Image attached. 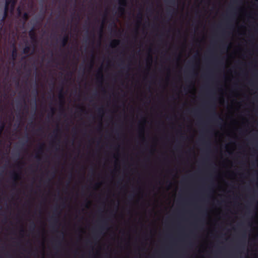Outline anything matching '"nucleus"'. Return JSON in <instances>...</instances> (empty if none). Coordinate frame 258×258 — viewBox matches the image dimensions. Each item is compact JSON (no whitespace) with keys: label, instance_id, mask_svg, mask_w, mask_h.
Returning <instances> with one entry per match:
<instances>
[{"label":"nucleus","instance_id":"f257e3e1","mask_svg":"<svg viewBox=\"0 0 258 258\" xmlns=\"http://www.w3.org/2000/svg\"><path fill=\"white\" fill-rule=\"evenodd\" d=\"M118 3L119 7L118 8V11L120 14H123L125 11V7L127 5L126 0H118Z\"/></svg>","mask_w":258,"mask_h":258},{"label":"nucleus","instance_id":"f03ea898","mask_svg":"<svg viewBox=\"0 0 258 258\" xmlns=\"http://www.w3.org/2000/svg\"><path fill=\"white\" fill-rule=\"evenodd\" d=\"M29 36L32 41V42L34 43H36L37 42V37L36 33L35 32V30L34 27L32 28V29L29 32Z\"/></svg>","mask_w":258,"mask_h":258},{"label":"nucleus","instance_id":"7ed1b4c3","mask_svg":"<svg viewBox=\"0 0 258 258\" xmlns=\"http://www.w3.org/2000/svg\"><path fill=\"white\" fill-rule=\"evenodd\" d=\"M9 11H10L11 12H13V11H11V4H7V3H5L4 13V15L3 16V20H5V19L7 18L8 15V12Z\"/></svg>","mask_w":258,"mask_h":258},{"label":"nucleus","instance_id":"20e7f679","mask_svg":"<svg viewBox=\"0 0 258 258\" xmlns=\"http://www.w3.org/2000/svg\"><path fill=\"white\" fill-rule=\"evenodd\" d=\"M11 178L14 181V185H16V181L20 178V175L19 173L13 172L11 175Z\"/></svg>","mask_w":258,"mask_h":258},{"label":"nucleus","instance_id":"39448f33","mask_svg":"<svg viewBox=\"0 0 258 258\" xmlns=\"http://www.w3.org/2000/svg\"><path fill=\"white\" fill-rule=\"evenodd\" d=\"M57 209V207H55L53 215L51 217V219L54 222V223H56L58 222V217L59 215V213H56V210Z\"/></svg>","mask_w":258,"mask_h":258},{"label":"nucleus","instance_id":"423d86ee","mask_svg":"<svg viewBox=\"0 0 258 258\" xmlns=\"http://www.w3.org/2000/svg\"><path fill=\"white\" fill-rule=\"evenodd\" d=\"M69 39V37L68 34H66L60 40L61 46L63 47L65 46L67 44Z\"/></svg>","mask_w":258,"mask_h":258},{"label":"nucleus","instance_id":"0eeeda50","mask_svg":"<svg viewBox=\"0 0 258 258\" xmlns=\"http://www.w3.org/2000/svg\"><path fill=\"white\" fill-rule=\"evenodd\" d=\"M18 0H6V3L11 4V10L13 11Z\"/></svg>","mask_w":258,"mask_h":258},{"label":"nucleus","instance_id":"6e6552de","mask_svg":"<svg viewBox=\"0 0 258 258\" xmlns=\"http://www.w3.org/2000/svg\"><path fill=\"white\" fill-rule=\"evenodd\" d=\"M58 98L61 103V105L62 106L64 102V96L62 92V88L61 89L60 93H59Z\"/></svg>","mask_w":258,"mask_h":258},{"label":"nucleus","instance_id":"1a4fd4ad","mask_svg":"<svg viewBox=\"0 0 258 258\" xmlns=\"http://www.w3.org/2000/svg\"><path fill=\"white\" fill-rule=\"evenodd\" d=\"M96 76L97 78V81L98 82L102 83L103 76L101 70H100L98 71V72L97 73Z\"/></svg>","mask_w":258,"mask_h":258},{"label":"nucleus","instance_id":"9d476101","mask_svg":"<svg viewBox=\"0 0 258 258\" xmlns=\"http://www.w3.org/2000/svg\"><path fill=\"white\" fill-rule=\"evenodd\" d=\"M119 43V40L117 39L113 40L110 44V47L111 48L116 47Z\"/></svg>","mask_w":258,"mask_h":258},{"label":"nucleus","instance_id":"9b49d317","mask_svg":"<svg viewBox=\"0 0 258 258\" xmlns=\"http://www.w3.org/2000/svg\"><path fill=\"white\" fill-rule=\"evenodd\" d=\"M17 56V50L16 47L13 48L12 52V57L13 60H15L16 59Z\"/></svg>","mask_w":258,"mask_h":258},{"label":"nucleus","instance_id":"f8f14e48","mask_svg":"<svg viewBox=\"0 0 258 258\" xmlns=\"http://www.w3.org/2000/svg\"><path fill=\"white\" fill-rule=\"evenodd\" d=\"M22 19L23 20L24 23L26 22L29 19V14L27 12H25L22 15Z\"/></svg>","mask_w":258,"mask_h":258},{"label":"nucleus","instance_id":"ddd939ff","mask_svg":"<svg viewBox=\"0 0 258 258\" xmlns=\"http://www.w3.org/2000/svg\"><path fill=\"white\" fill-rule=\"evenodd\" d=\"M31 49V47L29 45H26L25 47L23 49V53L24 54L28 53Z\"/></svg>","mask_w":258,"mask_h":258},{"label":"nucleus","instance_id":"4468645a","mask_svg":"<svg viewBox=\"0 0 258 258\" xmlns=\"http://www.w3.org/2000/svg\"><path fill=\"white\" fill-rule=\"evenodd\" d=\"M102 223L103 225H102L99 227V229L101 231L106 229V228L105 227V225H106L107 224L106 220H102Z\"/></svg>","mask_w":258,"mask_h":258},{"label":"nucleus","instance_id":"2eb2a0df","mask_svg":"<svg viewBox=\"0 0 258 258\" xmlns=\"http://www.w3.org/2000/svg\"><path fill=\"white\" fill-rule=\"evenodd\" d=\"M44 144H41L38 147V153H42L43 151Z\"/></svg>","mask_w":258,"mask_h":258},{"label":"nucleus","instance_id":"dca6fc26","mask_svg":"<svg viewBox=\"0 0 258 258\" xmlns=\"http://www.w3.org/2000/svg\"><path fill=\"white\" fill-rule=\"evenodd\" d=\"M98 115H99L100 118L102 117V114L103 113V109L102 108H99L98 109Z\"/></svg>","mask_w":258,"mask_h":258},{"label":"nucleus","instance_id":"f3484780","mask_svg":"<svg viewBox=\"0 0 258 258\" xmlns=\"http://www.w3.org/2000/svg\"><path fill=\"white\" fill-rule=\"evenodd\" d=\"M142 13H139L138 15V18L139 19L138 22L140 24L141 23L142 20Z\"/></svg>","mask_w":258,"mask_h":258},{"label":"nucleus","instance_id":"a211bd4d","mask_svg":"<svg viewBox=\"0 0 258 258\" xmlns=\"http://www.w3.org/2000/svg\"><path fill=\"white\" fill-rule=\"evenodd\" d=\"M147 61L149 62L150 64L151 63L152 61V56L151 54H149L147 58Z\"/></svg>","mask_w":258,"mask_h":258},{"label":"nucleus","instance_id":"6ab92c4d","mask_svg":"<svg viewBox=\"0 0 258 258\" xmlns=\"http://www.w3.org/2000/svg\"><path fill=\"white\" fill-rule=\"evenodd\" d=\"M212 115L214 117H217V113L215 111V107H214L213 108V112H212Z\"/></svg>","mask_w":258,"mask_h":258},{"label":"nucleus","instance_id":"aec40b11","mask_svg":"<svg viewBox=\"0 0 258 258\" xmlns=\"http://www.w3.org/2000/svg\"><path fill=\"white\" fill-rule=\"evenodd\" d=\"M94 65V61L93 59H91L90 64H89V68L90 69H92Z\"/></svg>","mask_w":258,"mask_h":258},{"label":"nucleus","instance_id":"412c9836","mask_svg":"<svg viewBox=\"0 0 258 258\" xmlns=\"http://www.w3.org/2000/svg\"><path fill=\"white\" fill-rule=\"evenodd\" d=\"M60 131V129L58 128H57L54 131V133H56L55 135V137H57V133H59Z\"/></svg>","mask_w":258,"mask_h":258},{"label":"nucleus","instance_id":"4be33fe9","mask_svg":"<svg viewBox=\"0 0 258 258\" xmlns=\"http://www.w3.org/2000/svg\"><path fill=\"white\" fill-rule=\"evenodd\" d=\"M50 110L52 113V115L54 114L55 111V108L54 107H51L50 108Z\"/></svg>","mask_w":258,"mask_h":258},{"label":"nucleus","instance_id":"5701e85b","mask_svg":"<svg viewBox=\"0 0 258 258\" xmlns=\"http://www.w3.org/2000/svg\"><path fill=\"white\" fill-rule=\"evenodd\" d=\"M99 33H100V35L101 36L102 34L103 33V26H101V27H100V30H99Z\"/></svg>","mask_w":258,"mask_h":258},{"label":"nucleus","instance_id":"b1692460","mask_svg":"<svg viewBox=\"0 0 258 258\" xmlns=\"http://www.w3.org/2000/svg\"><path fill=\"white\" fill-rule=\"evenodd\" d=\"M18 13L19 16H21L22 14V12L20 8H18Z\"/></svg>","mask_w":258,"mask_h":258},{"label":"nucleus","instance_id":"393cba45","mask_svg":"<svg viewBox=\"0 0 258 258\" xmlns=\"http://www.w3.org/2000/svg\"><path fill=\"white\" fill-rule=\"evenodd\" d=\"M31 227H32L33 229H34V228L35 227V224L33 222L31 224Z\"/></svg>","mask_w":258,"mask_h":258},{"label":"nucleus","instance_id":"a878e982","mask_svg":"<svg viewBox=\"0 0 258 258\" xmlns=\"http://www.w3.org/2000/svg\"><path fill=\"white\" fill-rule=\"evenodd\" d=\"M35 158H36L37 159V160H38V161H40V159H41L40 157L38 156V155H37H37H36V156H35Z\"/></svg>","mask_w":258,"mask_h":258},{"label":"nucleus","instance_id":"bb28decb","mask_svg":"<svg viewBox=\"0 0 258 258\" xmlns=\"http://www.w3.org/2000/svg\"><path fill=\"white\" fill-rule=\"evenodd\" d=\"M170 3L172 4H175V0H170Z\"/></svg>","mask_w":258,"mask_h":258},{"label":"nucleus","instance_id":"cd10ccee","mask_svg":"<svg viewBox=\"0 0 258 258\" xmlns=\"http://www.w3.org/2000/svg\"><path fill=\"white\" fill-rule=\"evenodd\" d=\"M80 111L82 112H83L85 111V109L84 107H81V109H80Z\"/></svg>","mask_w":258,"mask_h":258},{"label":"nucleus","instance_id":"c85d7f7f","mask_svg":"<svg viewBox=\"0 0 258 258\" xmlns=\"http://www.w3.org/2000/svg\"><path fill=\"white\" fill-rule=\"evenodd\" d=\"M25 232L23 228H22V229L20 231V233H23L24 232Z\"/></svg>","mask_w":258,"mask_h":258},{"label":"nucleus","instance_id":"c756f323","mask_svg":"<svg viewBox=\"0 0 258 258\" xmlns=\"http://www.w3.org/2000/svg\"><path fill=\"white\" fill-rule=\"evenodd\" d=\"M4 21L5 20H3V18H2V19L1 20V24L2 25V24L4 23Z\"/></svg>","mask_w":258,"mask_h":258},{"label":"nucleus","instance_id":"7c9ffc66","mask_svg":"<svg viewBox=\"0 0 258 258\" xmlns=\"http://www.w3.org/2000/svg\"><path fill=\"white\" fill-rule=\"evenodd\" d=\"M35 93L36 95L38 94V90L37 89H35Z\"/></svg>","mask_w":258,"mask_h":258},{"label":"nucleus","instance_id":"2f4dec72","mask_svg":"<svg viewBox=\"0 0 258 258\" xmlns=\"http://www.w3.org/2000/svg\"><path fill=\"white\" fill-rule=\"evenodd\" d=\"M141 132L142 133H143V132H144V128H141Z\"/></svg>","mask_w":258,"mask_h":258},{"label":"nucleus","instance_id":"473e14b6","mask_svg":"<svg viewBox=\"0 0 258 258\" xmlns=\"http://www.w3.org/2000/svg\"><path fill=\"white\" fill-rule=\"evenodd\" d=\"M25 109H26L27 110H28V106L27 105L25 106Z\"/></svg>","mask_w":258,"mask_h":258},{"label":"nucleus","instance_id":"72a5a7b5","mask_svg":"<svg viewBox=\"0 0 258 258\" xmlns=\"http://www.w3.org/2000/svg\"><path fill=\"white\" fill-rule=\"evenodd\" d=\"M194 113L196 114V113H197V110H194Z\"/></svg>","mask_w":258,"mask_h":258},{"label":"nucleus","instance_id":"f704fd0d","mask_svg":"<svg viewBox=\"0 0 258 258\" xmlns=\"http://www.w3.org/2000/svg\"><path fill=\"white\" fill-rule=\"evenodd\" d=\"M41 130H41V128H39V129L38 130V131H41Z\"/></svg>","mask_w":258,"mask_h":258},{"label":"nucleus","instance_id":"c9c22d12","mask_svg":"<svg viewBox=\"0 0 258 258\" xmlns=\"http://www.w3.org/2000/svg\"><path fill=\"white\" fill-rule=\"evenodd\" d=\"M28 142V138L27 137V141H26V143H27Z\"/></svg>","mask_w":258,"mask_h":258},{"label":"nucleus","instance_id":"e433bc0d","mask_svg":"<svg viewBox=\"0 0 258 258\" xmlns=\"http://www.w3.org/2000/svg\"><path fill=\"white\" fill-rule=\"evenodd\" d=\"M129 197L131 198V199H132V198H133V197L132 196H130Z\"/></svg>","mask_w":258,"mask_h":258},{"label":"nucleus","instance_id":"4c0bfd02","mask_svg":"<svg viewBox=\"0 0 258 258\" xmlns=\"http://www.w3.org/2000/svg\"><path fill=\"white\" fill-rule=\"evenodd\" d=\"M114 26L116 27V25L115 24V23H114Z\"/></svg>","mask_w":258,"mask_h":258},{"label":"nucleus","instance_id":"58836bf2","mask_svg":"<svg viewBox=\"0 0 258 258\" xmlns=\"http://www.w3.org/2000/svg\"><path fill=\"white\" fill-rule=\"evenodd\" d=\"M90 202L89 201H87V203H90Z\"/></svg>","mask_w":258,"mask_h":258}]
</instances>
